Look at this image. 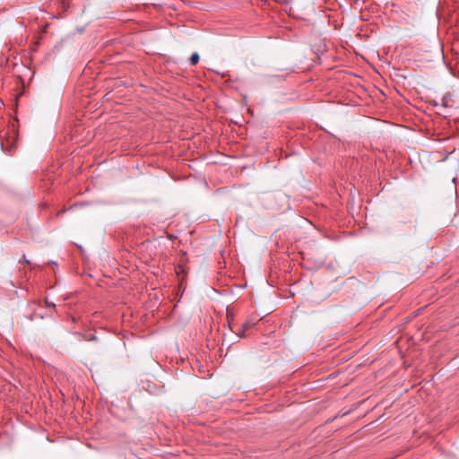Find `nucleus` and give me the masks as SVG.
Returning <instances> with one entry per match:
<instances>
[{
    "mask_svg": "<svg viewBox=\"0 0 459 459\" xmlns=\"http://www.w3.org/2000/svg\"><path fill=\"white\" fill-rule=\"evenodd\" d=\"M255 325V323L252 322V321H246L243 325H242V331H241V333H239L240 336H243L244 335V333L249 329H251L253 326Z\"/></svg>",
    "mask_w": 459,
    "mask_h": 459,
    "instance_id": "1",
    "label": "nucleus"
},
{
    "mask_svg": "<svg viewBox=\"0 0 459 459\" xmlns=\"http://www.w3.org/2000/svg\"><path fill=\"white\" fill-rule=\"evenodd\" d=\"M59 4H60V7L63 9V11H66L70 4H69V0H57Z\"/></svg>",
    "mask_w": 459,
    "mask_h": 459,
    "instance_id": "2",
    "label": "nucleus"
},
{
    "mask_svg": "<svg viewBox=\"0 0 459 459\" xmlns=\"http://www.w3.org/2000/svg\"><path fill=\"white\" fill-rule=\"evenodd\" d=\"M199 61V55L197 53H193L190 57V63L192 65H195Z\"/></svg>",
    "mask_w": 459,
    "mask_h": 459,
    "instance_id": "3",
    "label": "nucleus"
},
{
    "mask_svg": "<svg viewBox=\"0 0 459 459\" xmlns=\"http://www.w3.org/2000/svg\"><path fill=\"white\" fill-rule=\"evenodd\" d=\"M46 305L48 307H55V304L52 303V302H49L48 300H46Z\"/></svg>",
    "mask_w": 459,
    "mask_h": 459,
    "instance_id": "4",
    "label": "nucleus"
},
{
    "mask_svg": "<svg viewBox=\"0 0 459 459\" xmlns=\"http://www.w3.org/2000/svg\"><path fill=\"white\" fill-rule=\"evenodd\" d=\"M442 106L443 107H447V101L445 98L442 99Z\"/></svg>",
    "mask_w": 459,
    "mask_h": 459,
    "instance_id": "5",
    "label": "nucleus"
}]
</instances>
